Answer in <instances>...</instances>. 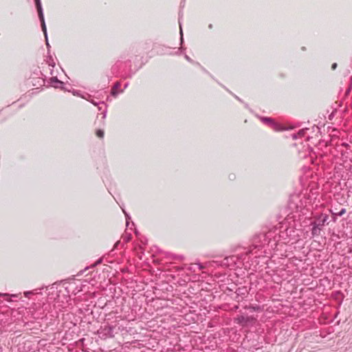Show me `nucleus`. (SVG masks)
Instances as JSON below:
<instances>
[{
    "label": "nucleus",
    "mask_w": 352,
    "mask_h": 352,
    "mask_svg": "<svg viewBox=\"0 0 352 352\" xmlns=\"http://www.w3.org/2000/svg\"><path fill=\"white\" fill-rule=\"evenodd\" d=\"M111 94H112L113 96H116L117 92H116V89H113V90H112V91H111Z\"/></svg>",
    "instance_id": "0eeeda50"
},
{
    "label": "nucleus",
    "mask_w": 352,
    "mask_h": 352,
    "mask_svg": "<svg viewBox=\"0 0 352 352\" xmlns=\"http://www.w3.org/2000/svg\"><path fill=\"white\" fill-rule=\"evenodd\" d=\"M186 58L188 60H190V58H188V56H186Z\"/></svg>",
    "instance_id": "2eb2a0df"
},
{
    "label": "nucleus",
    "mask_w": 352,
    "mask_h": 352,
    "mask_svg": "<svg viewBox=\"0 0 352 352\" xmlns=\"http://www.w3.org/2000/svg\"><path fill=\"white\" fill-rule=\"evenodd\" d=\"M297 138V135H293V139H296Z\"/></svg>",
    "instance_id": "4468645a"
},
{
    "label": "nucleus",
    "mask_w": 352,
    "mask_h": 352,
    "mask_svg": "<svg viewBox=\"0 0 352 352\" xmlns=\"http://www.w3.org/2000/svg\"><path fill=\"white\" fill-rule=\"evenodd\" d=\"M96 135L98 137L102 138L104 137V131L101 129H99L96 131Z\"/></svg>",
    "instance_id": "20e7f679"
},
{
    "label": "nucleus",
    "mask_w": 352,
    "mask_h": 352,
    "mask_svg": "<svg viewBox=\"0 0 352 352\" xmlns=\"http://www.w3.org/2000/svg\"><path fill=\"white\" fill-rule=\"evenodd\" d=\"M180 34H181V41H183V32H182V29L181 25H180Z\"/></svg>",
    "instance_id": "423d86ee"
},
{
    "label": "nucleus",
    "mask_w": 352,
    "mask_h": 352,
    "mask_svg": "<svg viewBox=\"0 0 352 352\" xmlns=\"http://www.w3.org/2000/svg\"><path fill=\"white\" fill-rule=\"evenodd\" d=\"M346 212V210L344 208H342L338 213V216H342Z\"/></svg>",
    "instance_id": "39448f33"
},
{
    "label": "nucleus",
    "mask_w": 352,
    "mask_h": 352,
    "mask_svg": "<svg viewBox=\"0 0 352 352\" xmlns=\"http://www.w3.org/2000/svg\"><path fill=\"white\" fill-rule=\"evenodd\" d=\"M32 294V292H24V295L28 297L29 294Z\"/></svg>",
    "instance_id": "6e6552de"
},
{
    "label": "nucleus",
    "mask_w": 352,
    "mask_h": 352,
    "mask_svg": "<svg viewBox=\"0 0 352 352\" xmlns=\"http://www.w3.org/2000/svg\"><path fill=\"white\" fill-rule=\"evenodd\" d=\"M119 86H120L119 83H116V84L115 85V86H114L113 89H118V88L119 87Z\"/></svg>",
    "instance_id": "1a4fd4ad"
},
{
    "label": "nucleus",
    "mask_w": 352,
    "mask_h": 352,
    "mask_svg": "<svg viewBox=\"0 0 352 352\" xmlns=\"http://www.w3.org/2000/svg\"><path fill=\"white\" fill-rule=\"evenodd\" d=\"M327 220V217H325L323 220V221H325Z\"/></svg>",
    "instance_id": "f3484780"
},
{
    "label": "nucleus",
    "mask_w": 352,
    "mask_h": 352,
    "mask_svg": "<svg viewBox=\"0 0 352 352\" xmlns=\"http://www.w3.org/2000/svg\"><path fill=\"white\" fill-rule=\"evenodd\" d=\"M129 225V221H128V219H126V226H128Z\"/></svg>",
    "instance_id": "dca6fc26"
},
{
    "label": "nucleus",
    "mask_w": 352,
    "mask_h": 352,
    "mask_svg": "<svg viewBox=\"0 0 352 352\" xmlns=\"http://www.w3.org/2000/svg\"><path fill=\"white\" fill-rule=\"evenodd\" d=\"M302 134H303V131H300V132L298 133V135H302Z\"/></svg>",
    "instance_id": "f8f14e48"
},
{
    "label": "nucleus",
    "mask_w": 352,
    "mask_h": 352,
    "mask_svg": "<svg viewBox=\"0 0 352 352\" xmlns=\"http://www.w3.org/2000/svg\"><path fill=\"white\" fill-rule=\"evenodd\" d=\"M336 67H337V64H336V63H333V64L332 65V69H335L336 68Z\"/></svg>",
    "instance_id": "9d476101"
},
{
    "label": "nucleus",
    "mask_w": 352,
    "mask_h": 352,
    "mask_svg": "<svg viewBox=\"0 0 352 352\" xmlns=\"http://www.w3.org/2000/svg\"><path fill=\"white\" fill-rule=\"evenodd\" d=\"M261 121L264 123H266V124H272L273 125V129L275 130V131H280L281 130L280 127L276 124H273L272 122V120L269 118H261Z\"/></svg>",
    "instance_id": "7ed1b4c3"
},
{
    "label": "nucleus",
    "mask_w": 352,
    "mask_h": 352,
    "mask_svg": "<svg viewBox=\"0 0 352 352\" xmlns=\"http://www.w3.org/2000/svg\"><path fill=\"white\" fill-rule=\"evenodd\" d=\"M8 296V294H1L0 293V296Z\"/></svg>",
    "instance_id": "ddd939ff"
},
{
    "label": "nucleus",
    "mask_w": 352,
    "mask_h": 352,
    "mask_svg": "<svg viewBox=\"0 0 352 352\" xmlns=\"http://www.w3.org/2000/svg\"><path fill=\"white\" fill-rule=\"evenodd\" d=\"M50 83L52 87L55 88H60L63 89V82L59 80L56 77H52L50 79Z\"/></svg>",
    "instance_id": "f03ea898"
},
{
    "label": "nucleus",
    "mask_w": 352,
    "mask_h": 352,
    "mask_svg": "<svg viewBox=\"0 0 352 352\" xmlns=\"http://www.w3.org/2000/svg\"><path fill=\"white\" fill-rule=\"evenodd\" d=\"M238 320H239V322H243V320H244V318L243 317L239 318Z\"/></svg>",
    "instance_id": "9b49d317"
},
{
    "label": "nucleus",
    "mask_w": 352,
    "mask_h": 352,
    "mask_svg": "<svg viewBox=\"0 0 352 352\" xmlns=\"http://www.w3.org/2000/svg\"><path fill=\"white\" fill-rule=\"evenodd\" d=\"M35 3H36V8L38 10L40 20L41 21L42 29L45 34V38H47V30H46V26H45V21H44V16H43V12L41 0H35Z\"/></svg>",
    "instance_id": "f257e3e1"
}]
</instances>
